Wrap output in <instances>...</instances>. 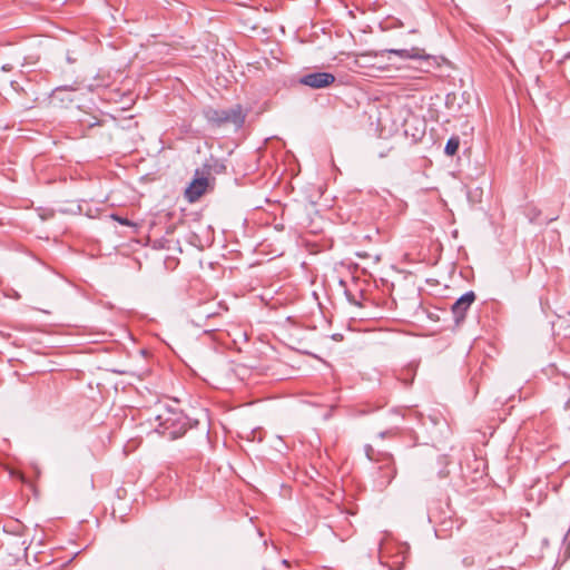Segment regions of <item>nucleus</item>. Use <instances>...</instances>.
I'll return each instance as SVG.
<instances>
[{"label": "nucleus", "instance_id": "nucleus-1", "mask_svg": "<svg viewBox=\"0 0 570 570\" xmlns=\"http://www.w3.org/2000/svg\"><path fill=\"white\" fill-rule=\"evenodd\" d=\"M155 422V431L169 440L180 438L188 429V420L183 412L170 407H159Z\"/></svg>", "mask_w": 570, "mask_h": 570}, {"label": "nucleus", "instance_id": "nucleus-2", "mask_svg": "<svg viewBox=\"0 0 570 570\" xmlns=\"http://www.w3.org/2000/svg\"><path fill=\"white\" fill-rule=\"evenodd\" d=\"M203 115L207 122L214 128H220L226 125H233L236 129L243 127L246 114L240 105H235L228 109H216L206 107Z\"/></svg>", "mask_w": 570, "mask_h": 570}, {"label": "nucleus", "instance_id": "nucleus-3", "mask_svg": "<svg viewBox=\"0 0 570 570\" xmlns=\"http://www.w3.org/2000/svg\"><path fill=\"white\" fill-rule=\"evenodd\" d=\"M299 83L313 89H322L331 86L335 81V76L326 71L309 72L299 78Z\"/></svg>", "mask_w": 570, "mask_h": 570}, {"label": "nucleus", "instance_id": "nucleus-4", "mask_svg": "<svg viewBox=\"0 0 570 570\" xmlns=\"http://www.w3.org/2000/svg\"><path fill=\"white\" fill-rule=\"evenodd\" d=\"M474 301L475 294L472 291L464 293L460 298L455 301V303L452 305V313L456 323H460L464 320L468 309Z\"/></svg>", "mask_w": 570, "mask_h": 570}, {"label": "nucleus", "instance_id": "nucleus-5", "mask_svg": "<svg viewBox=\"0 0 570 570\" xmlns=\"http://www.w3.org/2000/svg\"><path fill=\"white\" fill-rule=\"evenodd\" d=\"M208 186V179L206 177L195 178L185 190L186 198L193 203L196 202Z\"/></svg>", "mask_w": 570, "mask_h": 570}, {"label": "nucleus", "instance_id": "nucleus-6", "mask_svg": "<svg viewBox=\"0 0 570 570\" xmlns=\"http://www.w3.org/2000/svg\"><path fill=\"white\" fill-rule=\"evenodd\" d=\"M389 53L399 56L402 59H429L430 56L424 53L423 49L411 48L409 49H389Z\"/></svg>", "mask_w": 570, "mask_h": 570}, {"label": "nucleus", "instance_id": "nucleus-7", "mask_svg": "<svg viewBox=\"0 0 570 570\" xmlns=\"http://www.w3.org/2000/svg\"><path fill=\"white\" fill-rule=\"evenodd\" d=\"M380 469L382 470V479H385V481H383L382 484H390L396 475V469L394 466V463L391 461V459H386L385 462L380 466Z\"/></svg>", "mask_w": 570, "mask_h": 570}, {"label": "nucleus", "instance_id": "nucleus-8", "mask_svg": "<svg viewBox=\"0 0 570 570\" xmlns=\"http://www.w3.org/2000/svg\"><path fill=\"white\" fill-rule=\"evenodd\" d=\"M460 147V138L458 136H452L445 144L444 153L448 156H453L456 154Z\"/></svg>", "mask_w": 570, "mask_h": 570}, {"label": "nucleus", "instance_id": "nucleus-9", "mask_svg": "<svg viewBox=\"0 0 570 570\" xmlns=\"http://www.w3.org/2000/svg\"><path fill=\"white\" fill-rule=\"evenodd\" d=\"M112 218L118 220L121 225L128 226L130 225V222L127 218L118 217L112 215Z\"/></svg>", "mask_w": 570, "mask_h": 570}, {"label": "nucleus", "instance_id": "nucleus-10", "mask_svg": "<svg viewBox=\"0 0 570 570\" xmlns=\"http://www.w3.org/2000/svg\"><path fill=\"white\" fill-rule=\"evenodd\" d=\"M12 69V66L11 65H3L2 66V70L3 71H10Z\"/></svg>", "mask_w": 570, "mask_h": 570}, {"label": "nucleus", "instance_id": "nucleus-11", "mask_svg": "<svg viewBox=\"0 0 570 570\" xmlns=\"http://www.w3.org/2000/svg\"><path fill=\"white\" fill-rule=\"evenodd\" d=\"M370 451H372V448H371V446H367L366 455L371 459Z\"/></svg>", "mask_w": 570, "mask_h": 570}, {"label": "nucleus", "instance_id": "nucleus-12", "mask_svg": "<svg viewBox=\"0 0 570 570\" xmlns=\"http://www.w3.org/2000/svg\"><path fill=\"white\" fill-rule=\"evenodd\" d=\"M282 566H284V567H288V561H287V560H283V561H282Z\"/></svg>", "mask_w": 570, "mask_h": 570}, {"label": "nucleus", "instance_id": "nucleus-13", "mask_svg": "<svg viewBox=\"0 0 570 570\" xmlns=\"http://www.w3.org/2000/svg\"><path fill=\"white\" fill-rule=\"evenodd\" d=\"M386 433H387V432H381V433H380V436L383 439V438H385Z\"/></svg>", "mask_w": 570, "mask_h": 570}, {"label": "nucleus", "instance_id": "nucleus-14", "mask_svg": "<svg viewBox=\"0 0 570 570\" xmlns=\"http://www.w3.org/2000/svg\"><path fill=\"white\" fill-rule=\"evenodd\" d=\"M67 60H68L69 62H73V61H75V60H73L71 57H69V56L67 57Z\"/></svg>", "mask_w": 570, "mask_h": 570}, {"label": "nucleus", "instance_id": "nucleus-15", "mask_svg": "<svg viewBox=\"0 0 570 570\" xmlns=\"http://www.w3.org/2000/svg\"><path fill=\"white\" fill-rule=\"evenodd\" d=\"M204 314H205L206 317H210L212 316V314L207 313V312H205Z\"/></svg>", "mask_w": 570, "mask_h": 570}]
</instances>
